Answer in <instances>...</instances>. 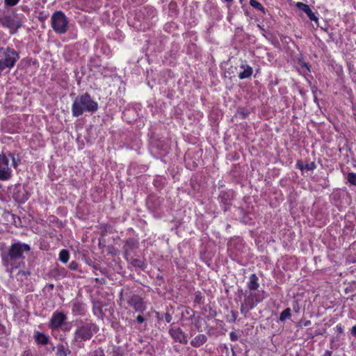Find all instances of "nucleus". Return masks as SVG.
Returning a JSON list of instances; mask_svg holds the SVG:
<instances>
[{
    "mask_svg": "<svg viewBox=\"0 0 356 356\" xmlns=\"http://www.w3.org/2000/svg\"><path fill=\"white\" fill-rule=\"evenodd\" d=\"M31 247L29 244L23 243L19 241L13 243L7 248L2 250L1 257L3 265L6 267H10L11 270L17 268L18 266L22 263L24 264L25 253L29 252Z\"/></svg>",
    "mask_w": 356,
    "mask_h": 356,
    "instance_id": "obj_1",
    "label": "nucleus"
},
{
    "mask_svg": "<svg viewBox=\"0 0 356 356\" xmlns=\"http://www.w3.org/2000/svg\"><path fill=\"white\" fill-rule=\"evenodd\" d=\"M98 108V103L86 92L75 98L72 106V113L74 117H79L85 112L95 113Z\"/></svg>",
    "mask_w": 356,
    "mask_h": 356,
    "instance_id": "obj_2",
    "label": "nucleus"
},
{
    "mask_svg": "<svg viewBox=\"0 0 356 356\" xmlns=\"http://www.w3.org/2000/svg\"><path fill=\"white\" fill-rule=\"evenodd\" d=\"M98 331V326L92 321H80L74 332L73 341L81 348L83 342L90 340Z\"/></svg>",
    "mask_w": 356,
    "mask_h": 356,
    "instance_id": "obj_3",
    "label": "nucleus"
},
{
    "mask_svg": "<svg viewBox=\"0 0 356 356\" xmlns=\"http://www.w3.org/2000/svg\"><path fill=\"white\" fill-rule=\"evenodd\" d=\"M1 54L0 56V72L6 68L13 67L19 59L17 52L12 48L0 47Z\"/></svg>",
    "mask_w": 356,
    "mask_h": 356,
    "instance_id": "obj_4",
    "label": "nucleus"
},
{
    "mask_svg": "<svg viewBox=\"0 0 356 356\" xmlns=\"http://www.w3.org/2000/svg\"><path fill=\"white\" fill-rule=\"evenodd\" d=\"M51 24L55 33L65 34L67 31L69 22L63 12L56 11L51 17Z\"/></svg>",
    "mask_w": 356,
    "mask_h": 356,
    "instance_id": "obj_5",
    "label": "nucleus"
},
{
    "mask_svg": "<svg viewBox=\"0 0 356 356\" xmlns=\"http://www.w3.org/2000/svg\"><path fill=\"white\" fill-rule=\"evenodd\" d=\"M127 296V303L133 307L136 312L143 313L146 309L145 302L143 299L137 294L129 293Z\"/></svg>",
    "mask_w": 356,
    "mask_h": 356,
    "instance_id": "obj_6",
    "label": "nucleus"
},
{
    "mask_svg": "<svg viewBox=\"0 0 356 356\" xmlns=\"http://www.w3.org/2000/svg\"><path fill=\"white\" fill-rule=\"evenodd\" d=\"M12 177V170L9 167V159L5 154H0V180H8Z\"/></svg>",
    "mask_w": 356,
    "mask_h": 356,
    "instance_id": "obj_7",
    "label": "nucleus"
},
{
    "mask_svg": "<svg viewBox=\"0 0 356 356\" xmlns=\"http://www.w3.org/2000/svg\"><path fill=\"white\" fill-rule=\"evenodd\" d=\"M67 316L63 312H54L49 321V327L52 330H57L61 327L66 321Z\"/></svg>",
    "mask_w": 356,
    "mask_h": 356,
    "instance_id": "obj_8",
    "label": "nucleus"
},
{
    "mask_svg": "<svg viewBox=\"0 0 356 356\" xmlns=\"http://www.w3.org/2000/svg\"><path fill=\"white\" fill-rule=\"evenodd\" d=\"M169 334L177 342L186 344L188 339L186 334L180 327H172L169 330Z\"/></svg>",
    "mask_w": 356,
    "mask_h": 356,
    "instance_id": "obj_9",
    "label": "nucleus"
},
{
    "mask_svg": "<svg viewBox=\"0 0 356 356\" xmlns=\"http://www.w3.org/2000/svg\"><path fill=\"white\" fill-rule=\"evenodd\" d=\"M2 26L16 31L22 26V22L12 18L10 16H5L0 18Z\"/></svg>",
    "mask_w": 356,
    "mask_h": 356,
    "instance_id": "obj_10",
    "label": "nucleus"
},
{
    "mask_svg": "<svg viewBox=\"0 0 356 356\" xmlns=\"http://www.w3.org/2000/svg\"><path fill=\"white\" fill-rule=\"evenodd\" d=\"M138 248V242L134 238H129L126 241L123 246L124 257L129 261V255L131 252Z\"/></svg>",
    "mask_w": 356,
    "mask_h": 356,
    "instance_id": "obj_11",
    "label": "nucleus"
},
{
    "mask_svg": "<svg viewBox=\"0 0 356 356\" xmlns=\"http://www.w3.org/2000/svg\"><path fill=\"white\" fill-rule=\"evenodd\" d=\"M218 198L222 204V209L226 211L231 205V202L233 198L232 192L222 191L220 192Z\"/></svg>",
    "mask_w": 356,
    "mask_h": 356,
    "instance_id": "obj_12",
    "label": "nucleus"
},
{
    "mask_svg": "<svg viewBox=\"0 0 356 356\" xmlns=\"http://www.w3.org/2000/svg\"><path fill=\"white\" fill-rule=\"evenodd\" d=\"M72 312L74 316H83L86 312L85 305L79 300L72 302Z\"/></svg>",
    "mask_w": 356,
    "mask_h": 356,
    "instance_id": "obj_13",
    "label": "nucleus"
},
{
    "mask_svg": "<svg viewBox=\"0 0 356 356\" xmlns=\"http://www.w3.org/2000/svg\"><path fill=\"white\" fill-rule=\"evenodd\" d=\"M296 6L300 10L303 11L307 15L310 20L316 22H318V17L312 12V10L307 4H305L302 2H297Z\"/></svg>",
    "mask_w": 356,
    "mask_h": 356,
    "instance_id": "obj_14",
    "label": "nucleus"
},
{
    "mask_svg": "<svg viewBox=\"0 0 356 356\" xmlns=\"http://www.w3.org/2000/svg\"><path fill=\"white\" fill-rule=\"evenodd\" d=\"M207 341V337L204 334H199L191 341V345L194 348H199Z\"/></svg>",
    "mask_w": 356,
    "mask_h": 356,
    "instance_id": "obj_15",
    "label": "nucleus"
},
{
    "mask_svg": "<svg viewBox=\"0 0 356 356\" xmlns=\"http://www.w3.org/2000/svg\"><path fill=\"white\" fill-rule=\"evenodd\" d=\"M241 69L242 70V71H241L239 73H238V78L240 79H248L249 77H250L252 74V72H253V70H252V67H250V65H241Z\"/></svg>",
    "mask_w": 356,
    "mask_h": 356,
    "instance_id": "obj_16",
    "label": "nucleus"
},
{
    "mask_svg": "<svg viewBox=\"0 0 356 356\" xmlns=\"http://www.w3.org/2000/svg\"><path fill=\"white\" fill-rule=\"evenodd\" d=\"M258 280L259 279L255 274H252L250 276L249 281L248 282V287L250 291H254L259 287Z\"/></svg>",
    "mask_w": 356,
    "mask_h": 356,
    "instance_id": "obj_17",
    "label": "nucleus"
},
{
    "mask_svg": "<svg viewBox=\"0 0 356 356\" xmlns=\"http://www.w3.org/2000/svg\"><path fill=\"white\" fill-rule=\"evenodd\" d=\"M34 339L38 344L41 345H47L49 341V337L40 332H35Z\"/></svg>",
    "mask_w": 356,
    "mask_h": 356,
    "instance_id": "obj_18",
    "label": "nucleus"
},
{
    "mask_svg": "<svg viewBox=\"0 0 356 356\" xmlns=\"http://www.w3.org/2000/svg\"><path fill=\"white\" fill-rule=\"evenodd\" d=\"M250 5L254 9L261 11L264 15L267 13V10L262 6V4L257 0H250Z\"/></svg>",
    "mask_w": 356,
    "mask_h": 356,
    "instance_id": "obj_19",
    "label": "nucleus"
},
{
    "mask_svg": "<svg viewBox=\"0 0 356 356\" xmlns=\"http://www.w3.org/2000/svg\"><path fill=\"white\" fill-rule=\"evenodd\" d=\"M30 275H31V273L29 270H19L17 273L16 277L18 281L22 282L24 280H26Z\"/></svg>",
    "mask_w": 356,
    "mask_h": 356,
    "instance_id": "obj_20",
    "label": "nucleus"
},
{
    "mask_svg": "<svg viewBox=\"0 0 356 356\" xmlns=\"http://www.w3.org/2000/svg\"><path fill=\"white\" fill-rule=\"evenodd\" d=\"M70 350L67 348H65L63 344L58 345L57 346L56 354L58 356H67L70 355Z\"/></svg>",
    "mask_w": 356,
    "mask_h": 356,
    "instance_id": "obj_21",
    "label": "nucleus"
},
{
    "mask_svg": "<svg viewBox=\"0 0 356 356\" xmlns=\"http://www.w3.org/2000/svg\"><path fill=\"white\" fill-rule=\"evenodd\" d=\"M243 303L250 309L254 308L257 305V302H255V300L249 295L245 296Z\"/></svg>",
    "mask_w": 356,
    "mask_h": 356,
    "instance_id": "obj_22",
    "label": "nucleus"
},
{
    "mask_svg": "<svg viewBox=\"0 0 356 356\" xmlns=\"http://www.w3.org/2000/svg\"><path fill=\"white\" fill-rule=\"evenodd\" d=\"M70 257V253L68 250L65 249H63L59 252V260L63 262V264H66Z\"/></svg>",
    "mask_w": 356,
    "mask_h": 356,
    "instance_id": "obj_23",
    "label": "nucleus"
},
{
    "mask_svg": "<svg viewBox=\"0 0 356 356\" xmlns=\"http://www.w3.org/2000/svg\"><path fill=\"white\" fill-rule=\"evenodd\" d=\"M130 263L134 267H137V268H143V269L145 268V262L143 260L139 259L131 258Z\"/></svg>",
    "mask_w": 356,
    "mask_h": 356,
    "instance_id": "obj_24",
    "label": "nucleus"
},
{
    "mask_svg": "<svg viewBox=\"0 0 356 356\" xmlns=\"http://www.w3.org/2000/svg\"><path fill=\"white\" fill-rule=\"evenodd\" d=\"M291 315V309L286 308L280 315V321H284L286 318H289Z\"/></svg>",
    "mask_w": 356,
    "mask_h": 356,
    "instance_id": "obj_25",
    "label": "nucleus"
},
{
    "mask_svg": "<svg viewBox=\"0 0 356 356\" xmlns=\"http://www.w3.org/2000/svg\"><path fill=\"white\" fill-rule=\"evenodd\" d=\"M23 191L24 193L22 194V196L19 195L20 191H19L17 193L15 194V199L19 202H24L26 200H28L27 193H26L25 190Z\"/></svg>",
    "mask_w": 356,
    "mask_h": 356,
    "instance_id": "obj_26",
    "label": "nucleus"
},
{
    "mask_svg": "<svg viewBox=\"0 0 356 356\" xmlns=\"http://www.w3.org/2000/svg\"><path fill=\"white\" fill-rule=\"evenodd\" d=\"M249 296H251L255 300V302H257V304L264 300V297L259 293L250 291Z\"/></svg>",
    "mask_w": 356,
    "mask_h": 356,
    "instance_id": "obj_27",
    "label": "nucleus"
},
{
    "mask_svg": "<svg viewBox=\"0 0 356 356\" xmlns=\"http://www.w3.org/2000/svg\"><path fill=\"white\" fill-rule=\"evenodd\" d=\"M7 156L12 159V165L15 168H17L19 165V159H17L15 156V154L13 152H8Z\"/></svg>",
    "mask_w": 356,
    "mask_h": 356,
    "instance_id": "obj_28",
    "label": "nucleus"
},
{
    "mask_svg": "<svg viewBox=\"0 0 356 356\" xmlns=\"http://www.w3.org/2000/svg\"><path fill=\"white\" fill-rule=\"evenodd\" d=\"M347 180L350 184L356 186V173L349 172L347 175Z\"/></svg>",
    "mask_w": 356,
    "mask_h": 356,
    "instance_id": "obj_29",
    "label": "nucleus"
},
{
    "mask_svg": "<svg viewBox=\"0 0 356 356\" xmlns=\"http://www.w3.org/2000/svg\"><path fill=\"white\" fill-rule=\"evenodd\" d=\"M53 273L54 275H60L62 277H65L66 275V271L63 268H56L53 270Z\"/></svg>",
    "mask_w": 356,
    "mask_h": 356,
    "instance_id": "obj_30",
    "label": "nucleus"
},
{
    "mask_svg": "<svg viewBox=\"0 0 356 356\" xmlns=\"http://www.w3.org/2000/svg\"><path fill=\"white\" fill-rule=\"evenodd\" d=\"M241 313L243 314L244 317L248 316V313L250 310H251L250 308H248L243 302L241 305Z\"/></svg>",
    "mask_w": 356,
    "mask_h": 356,
    "instance_id": "obj_31",
    "label": "nucleus"
},
{
    "mask_svg": "<svg viewBox=\"0 0 356 356\" xmlns=\"http://www.w3.org/2000/svg\"><path fill=\"white\" fill-rule=\"evenodd\" d=\"M20 0H4V3L6 6H14L17 5Z\"/></svg>",
    "mask_w": 356,
    "mask_h": 356,
    "instance_id": "obj_32",
    "label": "nucleus"
},
{
    "mask_svg": "<svg viewBox=\"0 0 356 356\" xmlns=\"http://www.w3.org/2000/svg\"><path fill=\"white\" fill-rule=\"evenodd\" d=\"M90 356H105L104 350L101 348L94 350Z\"/></svg>",
    "mask_w": 356,
    "mask_h": 356,
    "instance_id": "obj_33",
    "label": "nucleus"
},
{
    "mask_svg": "<svg viewBox=\"0 0 356 356\" xmlns=\"http://www.w3.org/2000/svg\"><path fill=\"white\" fill-rule=\"evenodd\" d=\"M316 168V163L314 162H311L309 163H307L305 165V169L307 170H313Z\"/></svg>",
    "mask_w": 356,
    "mask_h": 356,
    "instance_id": "obj_34",
    "label": "nucleus"
},
{
    "mask_svg": "<svg viewBox=\"0 0 356 356\" xmlns=\"http://www.w3.org/2000/svg\"><path fill=\"white\" fill-rule=\"evenodd\" d=\"M79 264L74 261H72L69 264V268L72 270H76L78 269Z\"/></svg>",
    "mask_w": 356,
    "mask_h": 356,
    "instance_id": "obj_35",
    "label": "nucleus"
},
{
    "mask_svg": "<svg viewBox=\"0 0 356 356\" xmlns=\"http://www.w3.org/2000/svg\"><path fill=\"white\" fill-rule=\"evenodd\" d=\"M93 312H94V314L97 315V316H99V314H102V310L100 307L94 306Z\"/></svg>",
    "mask_w": 356,
    "mask_h": 356,
    "instance_id": "obj_36",
    "label": "nucleus"
},
{
    "mask_svg": "<svg viewBox=\"0 0 356 356\" xmlns=\"http://www.w3.org/2000/svg\"><path fill=\"white\" fill-rule=\"evenodd\" d=\"M236 317H237V313L234 311H231V318L229 320V322H235L236 320Z\"/></svg>",
    "mask_w": 356,
    "mask_h": 356,
    "instance_id": "obj_37",
    "label": "nucleus"
},
{
    "mask_svg": "<svg viewBox=\"0 0 356 356\" xmlns=\"http://www.w3.org/2000/svg\"><path fill=\"white\" fill-rule=\"evenodd\" d=\"M229 336H230V339L232 341H235L238 340V335L234 332H230Z\"/></svg>",
    "mask_w": 356,
    "mask_h": 356,
    "instance_id": "obj_38",
    "label": "nucleus"
},
{
    "mask_svg": "<svg viewBox=\"0 0 356 356\" xmlns=\"http://www.w3.org/2000/svg\"><path fill=\"white\" fill-rule=\"evenodd\" d=\"M164 318L167 323H170L172 321V316L169 313H165L164 314Z\"/></svg>",
    "mask_w": 356,
    "mask_h": 356,
    "instance_id": "obj_39",
    "label": "nucleus"
},
{
    "mask_svg": "<svg viewBox=\"0 0 356 356\" xmlns=\"http://www.w3.org/2000/svg\"><path fill=\"white\" fill-rule=\"evenodd\" d=\"M136 321L138 323H143L145 319L143 316H140V315H138L137 317H136Z\"/></svg>",
    "mask_w": 356,
    "mask_h": 356,
    "instance_id": "obj_40",
    "label": "nucleus"
},
{
    "mask_svg": "<svg viewBox=\"0 0 356 356\" xmlns=\"http://www.w3.org/2000/svg\"><path fill=\"white\" fill-rule=\"evenodd\" d=\"M296 166L301 170H305V165H303L301 161H298L296 163Z\"/></svg>",
    "mask_w": 356,
    "mask_h": 356,
    "instance_id": "obj_41",
    "label": "nucleus"
},
{
    "mask_svg": "<svg viewBox=\"0 0 356 356\" xmlns=\"http://www.w3.org/2000/svg\"><path fill=\"white\" fill-rule=\"evenodd\" d=\"M201 298H202L201 297V293L200 292L196 293L195 298V302L199 303L200 300H201Z\"/></svg>",
    "mask_w": 356,
    "mask_h": 356,
    "instance_id": "obj_42",
    "label": "nucleus"
},
{
    "mask_svg": "<svg viewBox=\"0 0 356 356\" xmlns=\"http://www.w3.org/2000/svg\"><path fill=\"white\" fill-rule=\"evenodd\" d=\"M336 329H337V332H338L340 334L343 332V329L341 325H337L336 326Z\"/></svg>",
    "mask_w": 356,
    "mask_h": 356,
    "instance_id": "obj_43",
    "label": "nucleus"
},
{
    "mask_svg": "<svg viewBox=\"0 0 356 356\" xmlns=\"http://www.w3.org/2000/svg\"><path fill=\"white\" fill-rule=\"evenodd\" d=\"M350 332L353 337H356V325L352 327Z\"/></svg>",
    "mask_w": 356,
    "mask_h": 356,
    "instance_id": "obj_44",
    "label": "nucleus"
},
{
    "mask_svg": "<svg viewBox=\"0 0 356 356\" xmlns=\"http://www.w3.org/2000/svg\"><path fill=\"white\" fill-rule=\"evenodd\" d=\"M302 325H303L304 326H305V327L309 326V325H311V321H309V320L305 321L302 322Z\"/></svg>",
    "mask_w": 356,
    "mask_h": 356,
    "instance_id": "obj_45",
    "label": "nucleus"
},
{
    "mask_svg": "<svg viewBox=\"0 0 356 356\" xmlns=\"http://www.w3.org/2000/svg\"><path fill=\"white\" fill-rule=\"evenodd\" d=\"M332 351L326 350L323 356H332Z\"/></svg>",
    "mask_w": 356,
    "mask_h": 356,
    "instance_id": "obj_46",
    "label": "nucleus"
},
{
    "mask_svg": "<svg viewBox=\"0 0 356 356\" xmlns=\"http://www.w3.org/2000/svg\"><path fill=\"white\" fill-rule=\"evenodd\" d=\"M191 313H193V314L194 315L195 312H194L192 309H190L189 307H188V308L186 309V314H191Z\"/></svg>",
    "mask_w": 356,
    "mask_h": 356,
    "instance_id": "obj_47",
    "label": "nucleus"
},
{
    "mask_svg": "<svg viewBox=\"0 0 356 356\" xmlns=\"http://www.w3.org/2000/svg\"><path fill=\"white\" fill-rule=\"evenodd\" d=\"M54 287V285L53 284H48V288H49L50 289H53Z\"/></svg>",
    "mask_w": 356,
    "mask_h": 356,
    "instance_id": "obj_48",
    "label": "nucleus"
},
{
    "mask_svg": "<svg viewBox=\"0 0 356 356\" xmlns=\"http://www.w3.org/2000/svg\"><path fill=\"white\" fill-rule=\"evenodd\" d=\"M224 1L227 3H231V2H232L233 0H224Z\"/></svg>",
    "mask_w": 356,
    "mask_h": 356,
    "instance_id": "obj_49",
    "label": "nucleus"
},
{
    "mask_svg": "<svg viewBox=\"0 0 356 356\" xmlns=\"http://www.w3.org/2000/svg\"><path fill=\"white\" fill-rule=\"evenodd\" d=\"M122 295H123V291H122L120 293V298H122Z\"/></svg>",
    "mask_w": 356,
    "mask_h": 356,
    "instance_id": "obj_50",
    "label": "nucleus"
},
{
    "mask_svg": "<svg viewBox=\"0 0 356 356\" xmlns=\"http://www.w3.org/2000/svg\"><path fill=\"white\" fill-rule=\"evenodd\" d=\"M70 330V327H65L64 328V330H65V331H66V330Z\"/></svg>",
    "mask_w": 356,
    "mask_h": 356,
    "instance_id": "obj_51",
    "label": "nucleus"
},
{
    "mask_svg": "<svg viewBox=\"0 0 356 356\" xmlns=\"http://www.w3.org/2000/svg\"><path fill=\"white\" fill-rule=\"evenodd\" d=\"M95 281H96L97 282H99V278H95Z\"/></svg>",
    "mask_w": 356,
    "mask_h": 356,
    "instance_id": "obj_52",
    "label": "nucleus"
}]
</instances>
